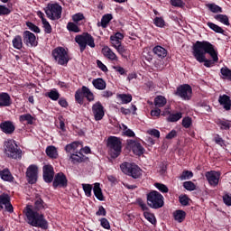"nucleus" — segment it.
Here are the masks:
<instances>
[{
	"label": "nucleus",
	"instance_id": "obj_1",
	"mask_svg": "<svg viewBox=\"0 0 231 231\" xmlns=\"http://www.w3.org/2000/svg\"><path fill=\"white\" fill-rule=\"evenodd\" d=\"M192 53L198 62L203 63L206 68L214 67L218 61V52L215 46L208 41H197L192 47Z\"/></svg>",
	"mask_w": 231,
	"mask_h": 231
},
{
	"label": "nucleus",
	"instance_id": "obj_2",
	"mask_svg": "<svg viewBox=\"0 0 231 231\" xmlns=\"http://www.w3.org/2000/svg\"><path fill=\"white\" fill-rule=\"evenodd\" d=\"M25 217H27V223L32 226L48 230V220H46L42 213L35 211L33 206H26Z\"/></svg>",
	"mask_w": 231,
	"mask_h": 231
},
{
	"label": "nucleus",
	"instance_id": "obj_3",
	"mask_svg": "<svg viewBox=\"0 0 231 231\" xmlns=\"http://www.w3.org/2000/svg\"><path fill=\"white\" fill-rule=\"evenodd\" d=\"M5 154L7 158L13 160H21L23 158V150L19 147L15 140L9 139L4 143Z\"/></svg>",
	"mask_w": 231,
	"mask_h": 231
},
{
	"label": "nucleus",
	"instance_id": "obj_4",
	"mask_svg": "<svg viewBox=\"0 0 231 231\" xmlns=\"http://www.w3.org/2000/svg\"><path fill=\"white\" fill-rule=\"evenodd\" d=\"M107 147L111 158H117L122 151V142L120 141V138L116 136H109L107 138Z\"/></svg>",
	"mask_w": 231,
	"mask_h": 231
},
{
	"label": "nucleus",
	"instance_id": "obj_5",
	"mask_svg": "<svg viewBox=\"0 0 231 231\" xmlns=\"http://www.w3.org/2000/svg\"><path fill=\"white\" fill-rule=\"evenodd\" d=\"M52 58L60 66H67L69 61V57L68 55L67 51L63 47H57L51 51Z\"/></svg>",
	"mask_w": 231,
	"mask_h": 231
},
{
	"label": "nucleus",
	"instance_id": "obj_6",
	"mask_svg": "<svg viewBox=\"0 0 231 231\" xmlns=\"http://www.w3.org/2000/svg\"><path fill=\"white\" fill-rule=\"evenodd\" d=\"M147 204L153 209H159L164 206V199L159 191H150L147 194Z\"/></svg>",
	"mask_w": 231,
	"mask_h": 231
},
{
	"label": "nucleus",
	"instance_id": "obj_7",
	"mask_svg": "<svg viewBox=\"0 0 231 231\" xmlns=\"http://www.w3.org/2000/svg\"><path fill=\"white\" fill-rule=\"evenodd\" d=\"M120 168L125 174L131 176L133 179H140L142 177V169L135 163L123 162Z\"/></svg>",
	"mask_w": 231,
	"mask_h": 231
},
{
	"label": "nucleus",
	"instance_id": "obj_8",
	"mask_svg": "<svg viewBox=\"0 0 231 231\" xmlns=\"http://www.w3.org/2000/svg\"><path fill=\"white\" fill-rule=\"evenodd\" d=\"M76 42L79 46L80 52H83L88 46L94 49L96 44L94 42V38L88 32L83 33L81 35H77L75 37Z\"/></svg>",
	"mask_w": 231,
	"mask_h": 231
},
{
	"label": "nucleus",
	"instance_id": "obj_9",
	"mask_svg": "<svg viewBox=\"0 0 231 231\" xmlns=\"http://www.w3.org/2000/svg\"><path fill=\"white\" fill-rule=\"evenodd\" d=\"M44 12L50 20H60L61 18L62 7L59 4H48L44 8Z\"/></svg>",
	"mask_w": 231,
	"mask_h": 231
},
{
	"label": "nucleus",
	"instance_id": "obj_10",
	"mask_svg": "<svg viewBox=\"0 0 231 231\" xmlns=\"http://www.w3.org/2000/svg\"><path fill=\"white\" fill-rule=\"evenodd\" d=\"M175 95L184 101H189L192 97V88L189 84L180 85L177 88Z\"/></svg>",
	"mask_w": 231,
	"mask_h": 231
},
{
	"label": "nucleus",
	"instance_id": "obj_11",
	"mask_svg": "<svg viewBox=\"0 0 231 231\" xmlns=\"http://www.w3.org/2000/svg\"><path fill=\"white\" fill-rule=\"evenodd\" d=\"M23 43L27 46V47H37V45L39 44V42H37V37L35 36V34L30 31H24L23 33Z\"/></svg>",
	"mask_w": 231,
	"mask_h": 231
},
{
	"label": "nucleus",
	"instance_id": "obj_12",
	"mask_svg": "<svg viewBox=\"0 0 231 231\" xmlns=\"http://www.w3.org/2000/svg\"><path fill=\"white\" fill-rule=\"evenodd\" d=\"M39 172V167L35 164H31L27 168L26 177L30 184H35L37 182V174Z\"/></svg>",
	"mask_w": 231,
	"mask_h": 231
},
{
	"label": "nucleus",
	"instance_id": "obj_13",
	"mask_svg": "<svg viewBox=\"0 0 231 231\" xmlns=\"http://www.w3.org/2000/svg\"><path fill=\"white\" fill-rule=\"evenodd\" d=\"M127 149L132 150L133 152L137 155L141 156L144 153V148L142 144L134 140H127Z\"/></svg>",
	"mask_w": 231,
	"mask_h": 231
},
{
	"label": "nucleus",
	"instance_id": "obj_14",
	"mask_svg": "<svg viewBox=\"0 0 231 231\" xmlns=\"http://www.w3.org/2000/svg\"><path fill=\"white\" fill-rule=\"evenodd\" d=\"M92 114L94 116L95 120L101 121L105 116L104 106L100 103V101L96 102L92 106Z\"/></svg>",
	"mask_w": 231,
	"mask_h": 231
},
{
	"label": "nucleus",
	"instance_id": "obj_15",
	"mask_svg": "<svg viewBox=\"0 0 231 231\" xmlns=\"http://www.w3.org/2000/svg\"><path fill=\"white\" fill-rule=\"evenodd\" d=\"M220 176H221L220 171H210L206 172V178L208 183L210 184V186L212 187H217L218 185Z\"/></svg>",
	"mask_w": 231,
	"mask_h": 231
},
{
	"label": "nucleus",
	"instance_id": "obj_16",
	"mask_svg": "<svg viewBox=\"0 0 231 231\" xmlns=\"http://www.w3.org/2000/svg\"><path fill=\"white\" fill-rule=\"evenodd\" d=\"M54 170L50 164L43 166V180L47 183H51L53 180Z\"/></svg>",
	"mask_w": 231,
	"mask_h": 231
},
{
	"label": "nucleus",
	"instance_id": "obj_17",
	"mask_svg": "<svg viewBox=\"0 0 231 231\" xmlns=\"http://www.w3.org/2000/svg\"><path fill=\"white\" fill-rule=\"evenodd\" d=\"M68 180L66 178V175L63 172H58L55 175L54 180H53V187H66L67 186Z\"/></svg>",
	"mask_w": 231,
	"mask_h": 231
},
{
	"label": "nucleus",
	"instance_id": "obj_18",
	"mask_svg": "<svg viewBox=\"0 0 231 231\" xmlns=\"http://www.w3.org/2000/svg\"><path fill=\"white\" fill-rule=\"evenodd\" d=\"M0 129L5 134H12L15 132V125L12 121H5L0 124Z\"/></svg>",
	"mask_w": 231,
	"mask_h": 231
},
{
	"label": "nucleus",
	"instance_id": "obj_19",
	"mask_svg": "<svg viewBox=\"0 0 231 231\" xmlns=\"http://www.w3.org/2000/svg\"><path fill=\"white\" fill-rule=\"evenodd\" d=\"M12 106V97L10 94L6 92L0 93V108L1 107H9Z\"/></svg>",
	"mask_w": 231,
	"mask_h": 231
},
{
	"label": "nucleus",
	"instance_id": "obj_20",
	"mask_svg": "<svg viewBox=\"0 0 231 231\" xmlns=\"http://www.w3.org/2000/svg\"><path fill=\"white\" fill-rule=\"evenodd\" d=\"M219 104L224 107L226 111H229L231 109V99L228 95H220L218 98Z\"/></svg>",
	"mask_w": 231,
	"mask_h": 231
},
{
	"label": "nucleus",
	"instance_id": "obj_21",
	"mask_svg": "<svg viewBox=\"0 0 231 231\" xmlns=\"http://www.w3.org/2000/svg\"><path fill=\"white\" fill-rule=\"evenodd\" d=\"M102 54L104 55L105 58H106L109 60H112V61L117 60L116 54L108 46H104L102 48Z\"/></svg>",
	"mask_w": 231,
	"mask_h": 231
},
{
	"label": "nucleus",
	"instance_id": "obj_22",
	"mask_svg": "<svg viewBox=\"0 0 231 231\" xmlns=\"http://www.w3.org/2000/svg\"><path fill=\"white\" fill-rule=\"evenodd\" d=\"M69 159L71 160V162L73 164H78V163H81V162H85L87 157L84 154H82L81 152H76V153L70 154Z\"/></svg>",
	"mask_w": 231,
	"mask_h": 231
},
{
	"label": "nucleus",
	"instance_id": "obj_23",
	"mask_svg": "<svg viewBox=\"0 0 231 231\" xmlns=\"http://www.w3.org/2000/svg\"><path fill=\"white\" fill-rule=\"evenodd\" d=\"M92 85L97 90H105L106 88V82L102 78L94 79Z\"/></svg>",
	"mask_w": 231,
	"mask_h": 231
},
{
	"label": "nucleus",
	"instance_id": "obj_24",
	"mask_svg": "<svg viewBox=\"0 0 231 231\" xmlns=\"http://www.w3.org/2000/svg\"><path fill=\"white\" fill-rule=\"evenodd\" d=\"M152 52L160 59H164L167 56L168 51L162 46L157 45L152 49Z\"/></svg>",
	"mask_w": 231,
	"mask_h": 231
},
{
	"label": "nucleus",
	"instance_id": "obj_25",
	"mask_svg": "<svg viewBox=\"0 0 231 231\" xmlns=\"http://www.w3.org/2000/svg\"><path fill=\"white\" fill-rule=\"evenodd\" d=\"M46 208H48V205L46 204V202H44L43 199H36V200L34 202V208H33L32 210H35L37 212H41V211L46 209Z\"/></svg>",
	"mask_w": 231,
	"mask_h": 231
},
{
	"label": "nucleus",
	"instance_id": "obj_26",
	"mask_svg": "<svg viewBox=\"0 0 231 231\" xmlns=\"http://www.w3.org/2000/svg\"><path fill=\"white\" fill-rule=\"evenodd\" d=\"M19 121L21 123L26 122L27 125H32L33 124V121H35V117H33V116H32L31 114L27 113V114L21 115L19 116Z\"/></svg>",
	"mask_w": 231,
	"mask_h": 231
},
{
	"label": "nucleus",
	"instance_id": "obj_27",
	"mask_svg": "<svg viewBox=\"0 0 231 231\" xmlns=\"http://www.w3.org/2000/svg\"><path fill=\"white\" fill-rule=\"evenodd\" d=\"M94 195L95 197L99 200V201H103L104 200V197H103V193L100 188V183L99 182H96L94 184Z\"/></svg>",
	"mask_w": 231,
	"mask_h": 231
},
{
	"label": "nucleus",
	"instance_id": "obj_28",
	"mask_svg": "<svg viewBox=\"0 0 231 231\" xmlns=\"http://www.w3.org/2000/svg\"><path fill=\"white\" fill-rule=\"evenodd\" d=\"M0 177L5 181H12L14 180V176H12V172H10V170L4 169L0 171Z\"/></svg>",
	"mask_w": 231,
	"mask_h": 231
},
{
	"label": "nucleus",
	"instance_id": "obj_29",
	"mask_svg": "<svg viewBox=\"0 0 231 231\" xmlns=\"http://www.w3.org/2000/svg\"><path fill=\"white\" fill-rule=\"evenodd\" d=\"M113 19V16L111 14H104L101 18V23H97L98 27L106 28L107 24L110 23V21Z\"/></svg>",
	"mask_w": 231,
	"mask_h": 231
},
{
	"label": "nucleus",
	"instance_id": "obj_30",
	"mask_svg": "<svg viewBox=\"0 0 231 231\" xmlns=\"http://www.w3.org/2000/svg\"><path fill=\"white\" fill-rule=\"evenodd\" d=\"M81 89L83 92V97H86L88 102H93L95 97L91 90L86 86H83Z\"/></svg>",
	"mask_w": 231,
	"mask_h": 231
},
{
	"label": "nucleus",
	"instance_id": "obj_31",
	"mask_svg": "<svg viewBox=\"0 0 231 231\" xmlns=\"http://www.w3.org/2000/svg\"><path fill=\"white\" fill-rule=\"evenodd\" d=\"M167 104L165 97L160 95L154 98V106L158 108L163 107Z\"/></svg>",
	"mask_w": 231,
	"mask_h": 231
},
{
	"label": "nucleus",
	"instance_id": "obj_32",
	"mask_svg": "<svg viewBox=\"0 0 231 231\" xmlns=\"http://www.w3.org/2000/svg\"><path fill=\"white\" fill-rule=\"evenodd\" d=\"M174 219L179 223H182L186 217V213L182 209H177L173 213Z\"/></svg>",
	"mask_w": 231,
	"mask_h": 231
},
{
	"label": "nucleus",
	"instance_id": "obj_33",
	"mask_svg": "<svg viewBox=\"0 0 231 231\" xmlns=\"http://www.w3.org/2000/svg\"><path fill=\"white\" fill-rule=\"evenodd\" d=\"M12 42H13V47L15 50L20 51L23 48V37H21V35L14 36Z\"/></svg>",
	"mask_w": 231,
	"mask_h": 231
},
{
	"label": "nucleus",
	"instance_id": "obj_34",
	"mask_svg": "<svg viewBox=\"0 0 231 231\" xmlns=\"http://www.w3.org/2000/svg\"><path fill=\"white\" fill-rule=\"evenodd\" d=\"M221 78L223 79L231 81V69L227 68L226 66L221 68L220 69Z\"/></svg>",
	"mask_w": 231,
	"mask_h": 231
},
{
	"label": "nucleus",
	"instance_id": "obj_35",
	"mask_svg": "<svg viewBox=\"0 0 231 231\" xmlns=\"http://www.w3.org/2000/svg\"><path fill=\"white\" fill-rule=\"evenodd\" d=\"M46 153L51 159H56L58 157L57 149L53 145H50L46 148Z\"/></svg>",
	"mask_w": 231,
	"mask_h": 231
},
{
	"label": "nucleus",
	"instance_id": "obj_36",
	"mask_svg": "<svg viewBox=\"0 0 231 231\" xmlns=\"http://www.w3.org/2000/svg\"><path fill=\"white\" fill-rule=\"evenodd\" d=\"M79 145V142H73V143H68L65 146V151L68 153L74 152L78 149Z\"/></svg>",
	"mask_w": 231,
	"mask_h": 231
},
{
	"label": "nucleus",
	"instance_id": "obj_37",
	"mask_svg": "<svg viewBox=\"0 0 231 231\" xmlns=\"http://www.w3.org/2000/svg\"><path fill=\"white\" fill-rule=\"evenodd\" d=\"M208 26L209 27V29L214 31L216 33L224 34V32H225V31L223 30L222 27L218 26L217 24H216L214 23L208 22Z\"/></svg>",
	"mask_w": 231,
	"mask_h": 231
},
{
	"label": "nucleus",
	"instance_id": "obj_38",
	"mask_svg": "<svg viewBox=\"0 0 231 231\" xmlns=\"http://www.w3.org/2000/svg\"><path fill=\"white\" fill-rule=\"evenodd\" d=\"M215 19L226 26L230 25L228 16L226 14H217Z\"/></svg>",
	"mask_w": 231,
	"mask_h": 231
},
{
	"label": "nucleus",
	"instance_id": "obj_39",
	"mask_svg": "<svg viewBox=\"0 0 231 231\" xmlns=\"http://www.w3.org/2000/svg\"><path fill=\"white\" fill-rule=\"evenodd\" d=\"M208 8L213 14H222L223 13L222 7H220L219 5H217L216 4H208Z\"/></svg>",
	"mask_w": 231,
	"mask_h": 231
},
{
	"label": "nucleus",
	"instance_id": "obj_40",
	"mask_svg": "<svg viewBox=\"0 0 231 231\" xmlns=\"http://www.w3.org/2000/svg\"><path fill=\"white\" fill-rule=\"evenodd\" d=\"M117 98L122 101V104H129L132 101V96L130 94H118Z\"/></svg>",
	"mask_w": 231,
	"mask_h": 231
},
{
	"label": "nucleus",
	"instance_id": "obj_41",
	"mask_svg": "<svg viewBox=\"0 0 231 231\" xmlns=\"http://www.w3.org/2000/svg\"><path fill=\"white\" fill-rule=\"evenodd\" d=\"M182 117V113L181 112H178L175 114H171L168 117V121L171 123H175L178 122L179 120H180Z\"/></svg>",
	"mask_w": 231,
	"mask_h": 231
},
{
	"label": "nucleus",
	"instance_id": "obj_42",
	"mask_svg": "<svg viewBox=\"0 0 231 231\" xmlns=\"http://www.w3.org/2000/svg\"><path fill=\"white\" fill-rule=\"evenodd\" d=\"M83 99H84V95H83V90L78 89L75 93V100L77 101L78 104L83 105Z\"/></svg>",
	"mask_w": 231,
	"mask_h": 231
},
{
	"label": "nucleus",
	"instance_id": "obj_43",
	"mask_svg": "<svg viewBox=\"0 0 231 231\" xmlns=\"http://www.w3.org/2000/svg\"><path fill=\"white\" fill-rule=\"evenodd\" d=\"M47 97L52 101H57L60 98V93L56 89H51L48 92Z\"/></svg>",
	"mask_w": 231,
	"mask_h": 231
},
{
	"label": "nucleus",
	"instance_id": "obj_44",
	"mask_svg": "<svg viewBox=\"0 0 231 231\" xmlns=\"http://www.w3.org/2000/svg\"><path fill=\"white\" fill-rule=\"evenodd\" d=\"M192 177H193V172L191 171L185 170V171H183V172L180 176V180H187L191 179Z\"/></svg>",
	"mask_w": 231,
	"mask_h": 231
},
{
	"label": "nucleus",
	"instance_id": "obj_45",
	"mask_svg": "<svg viewBox=\"0 0 231 231\" xmlns=\"http://www.w3.org/2000/svg\"><path fill=\"white\" fill-rule=\"evenodd\" d=\"M26 26L28 27V29L30 31H32L34 33H41V29L39 28V26L35 25L32 22H27L26 23Z\"/></svg>",
	"mask_w": 231,
	"mask_h": 231
},
{
	"label": "nucleus",
	"instance_id": "obj_46",
	"mask_svg": "<svg viewBox=\"0 0 231 231\" xmlns=\"http://www.w3.org/2000/svg\"><path fill=\"white\" fill-rule=\"evenodd\" d=\"M67 29L69 32H75V33H79L80 32L79 26L77 24H75L74 23H68L67 24Z\"/></svg>",
	"mask_w": 231,
	"mask_h": 231
},
{
	"label": "nucleus",
	"instance_id": "obj_47",
	"mask_svg": "<svg viewBox=\"0 0 231 231\" xmlns=\"http://www.w3.org/2000/svg\"><path fill=\"white\" fill-rule=\"evenodd\" d=\"M10 203V197L8 195H0V209H3V205L5 206Z\"/></svg>",
	"mask_w": 231,
	"mask_h": 231
},
{
	"label": "nucleus",
	"instance_id": "obj_48",
	"mask_svg": "<svg viewBox=\"0 0 231 231\" xmlns=\"http://www.w3.org/2000/svg\"><path fill=\"white\" fill-rule=\"evenodd\" d=\"M183 187L189 191H193L196 189L195 183L191 180H187L183 182Z\"/></svg>",
	"mask_w": 231,
	"mask_h": 231
},
{
	"label": "nucleus",
	"instance_id": "obj_49",
	"mask_svg": "<svg viewBox=\"0 0 231 231\" xmlns=\"http://www.w3.org/2000/svg\"><path fill=\"white\" fill-rule=\"evenodd\" d=\"M144 217L152 225L156 223V218L152 213H149V211H144L143 213Z\"/></svg>",
	"mask_w": 231,
	"mask_h": 231
},
{
	"label": "nucleus",
	"instance_id": "obj_50",
	"mask_svg": "<svg viewBox=\"0 0 231 231\" xmlns=\"http://www.w3.org/2000/svg\"><path fill=\"white\" fill-rule=\"evenodd\" d=\"M153 23L155 24L156 27L159 28H163L165 26V21L163 20L162 17H155L153 19Z\"/></svg>",
	"mask_w": 231,
	"mask_h": 231
},
{
	"label": "nucleus",
	"instance_id": "obj_51",
	"mask_svg": "<svg viewBox=\"0 0 231 231\" xmlns=\"http://www.w3.org/2000/svg\"><path fill=\"white\" fill-rule=\"evenodd\" d=\"M82 188H83V190L85 192V195L89 198L91 197V190H92V186L91 184H87V183H83L82 184Z\"/></svg>",
	"mask_w": 231,
	"mask_h": 231
},
{
	"label": "nucleus",
	"instance_id": "obj_52",
	"mask_svg": "<svg viewBox=\"0 0 231 231\" xmlns=\"http://www.w3.org/2000/svg\"><path fill=\"white\" fill-rule=\"evenodd\" d=\"M154 186L162 193H168L169 192V189H168L167 186H165V184H163V183L156 182V183H154Z\"/></svg>",
	"mask_w": 231,
	"mask_h": 231
},
{
	"label": "nucleus",
	"instance_id": "obj_53",
	"mask_svg": "<svg viewBox=\"0 0 231 231\" xmlns=\"http://www.w3.org/2000/svg\"><path fill=\"white\" fill-rule=\"evenodd\" d=\"M124 134L127 137H134L135 134L132 129H129L125 125H123Z\"/></svg>",
	"mask_w": 231,
	"mask_h": 231
},
{
	"label": "nucleus",
	"instance_id": "obj_54",
	"mask_svg": "<svg viewBox=\"0 0 231 231\" xmlns=\"http://www.w3.org/2000/svg\"><path fill=\"white\" fill-rule=\"evenodd\" d=\"M11 13L12 11L8 7L0 5V16L9 15Z\"/></svg>",
	"mask_w": 231,
	"mask_h": 231
},
{
	"label": "nucleus",
	"instance_id": "obj_55",
	"mask_svg": "<svg viewBox=\"0 0 231 231\" xmlns=\"http://www.w3.org/2000/svg\"><path fill=\"white\" fill-rule=\"evenodd\" d=\"M191 125H192L191 117L186 116V117L183 118L182 125H183L184 128L188 129V128L190 127Z\"/></svg>",
	"mask_w": 231,
	"mask_h": 231
},
{
	"label": "nucleus",
	"instance_id": "obj_56",
	"mask_svg": "<svg viewBox=\"0 0 231 231\" xmlns=\"http://www.w3.org/2000/svg\"><path fill=\"white\" fill-rule=\"evenodd\" d=\"M42 23L43 25L45 33L50 34L51 32V26L50 24V22H48V20H43Z\"/></svg>",
	"mask_w": 231,
	"mask_h": 231
},
{
	"label": "nucleus",
	"instance_id": "obj_57",
	"mask_svg": "<svg viewBox=\"0 0 231 231\" xmlns=\"http://www.w3.org/2000/svg\"><path fill=\"white\" fill-rule=\"evenodd\" d=\"M214 142L220 145L221 147L225 146V141L224 139L219 135V134H216L215 137H214Z\"/></svg>",
	"mask_w": 231,
	"mask_h": 231
},
{
	"label": "nucleus",
	"instance_id": "obj_58",
	"mask_svg": "<svg viewBox=\"0 0 231 231\" xmlns=\"http://www.w3.org/2000/svg\"><path fill=\"white\" fill-rule=\"evenodd\" d=\"M219 125H221V130H229L230 128V124L228 123V121L219 120Z\"/></svg>",
	"mask_w": 231,
	"mask_h": 231
},
{
	"label": "nucleus",
	"instance_id": "obj_59",
	"mask_svg": "<svg viewBox=\"0 0 231 231\" xmlns=\"http://www.w3.org/2000/svg\"><path fill=\"white\" fill-rule=\"evenodd\" d=\"M72 20H73L74 23H79V22L84 20V15L81 13L75 14L72 16Z\"/></svg>",
	"mask_w": 231,
	"mask_h": 231
},
{
	"label": "nucleus",
	"instance_id": "obj_60",
	"mask_svg": "<svg viewBox=\"0 0 231 231\" xmlns=\"http://www.w3.org/2000/svg\"><path fill=\"white\" fill-rule=\"evenodd\" d=\"M116 50L117 51V52L122 56V57H125L126 54V49L121 44L119 46H117L116 48Z\"/></svg>",
	"mask_w": 231,
	"mask_h": 231
},
{
	"label": "nucleus",
	"instance_id": "obj_61",
	"mask_svg": "<svg viewBox=\"0 0 231 231\" xmlns=\"http://www.w3.org/2000/svg\"><path fill=\"white\" fill-rule=\"evenodd\" d=\"M97 68L100 69L103 72L108 71V69L101 60H97Z\"/></svg>",
	"mask_w": 231,
	"mask_h": 231
},
{
	"label": "nucleus",
	"instance_id": "obj_62",
	"mask_svg": "<svg viewBox=\"0 0 231 231\" xmlns=\"http://www.w3.org/2000/svg\"><path fill=\"white\" fill-rule=\"evenodd\" d=\"M110 41L115 49L121 45V41L117 40L116 38H115L113 36H110Z\"/></svg>",
	"mask_w": 231,
	"mask_h": 231
},
{
	"label": "nucleus",
	"instance_id": "obj_63",
	"mask_svg": "<svg viewBox=\"0 0 231 231\" xmlns=\"http://www.w3.org/2000/svg\"><path fill=\"white\" fill-rule=\"evenodd\" d=\"M100 223L105 229H110V224L106 218H101Z\"/></svg>",
	"mask_w": 231,
	"mask_h": 231
},
{
	"label": "nucleus",
	"instance_id": "obj_64",
	"mask_svg": "<svg viewBox=\"0 0 231 231\" xmlns=\"http://www.w3.org/2000/svg\"><path fill=\"white\" fill-rule=\"evenodd\" d=\"M223 200H224V203L226 206L231 207V197H230V195H228L227 193L226 195H224Z\"/></svg>",
	"mask_w": 231,
	"mask_h": 231
}]
</instances>
